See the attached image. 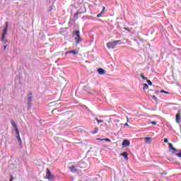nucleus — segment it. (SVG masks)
Listing matches in <instances>:
<instances>
[{"label":"nucleus","instance_id":"2eb2a0df","mask_svg":"<svg viewBox=\"0 0 181 181\" xmlns=\"http://www.w3.org/2000/svg\"><path fill=\"white\" fill-rule=\"evenodd\" d=\"M120 155L121 156H123L124 159L128 160V153H127V151L122 153Z\"/></svg>","mask_w":181,"mask_h":181},{"label":"nucleus","instance_id":"a211bd4d","mask_svg":"<svg viewBox=\"0 0 181 181\" xmlns=\"http://www.w3.org/2000/svg\"><path fill=\"white\" fill-rule=\"evenodd\" d=\"M98 141H105L106 142H111V139H98Z\"/></svg>","mask_w":181,"mask_h":181},{"label":"nucleus","instance_id":"4468645a","mask_svg":"<svg viewBox=\"0 0 181 181\" xmlns=\"http://www.w3.org/2000/svg\"><path fill=\"white\" fill-rule=\"evenodd\" d=\"M175 120H176V122H177V124H179L181 121V118H180V114H177L175 115Z\"/></svg>","mask_w":181,"mask_h":181},{"label":"nucleus","instance_id":"a878e982","mask_svg":"<svg viewBox=\"0 0 181 181\" xmlns=\"http://www.w3.org/2000/svg\"><path fill=\"white\" fill-rule=\"evenodd\" d=\"M175 156H177L178 158H181V152L179 153H176V154H175Z\"/></svg>","mask_w":181,"mask_h":181},{"label":"nucleus","instance_id":"7c9ffc66","mask_svg":"<svg viewBox=\"0 0 181 181\" xmlns=\"http://www.w3.org/2000/svg\"><path fill=\"white\" fill-rule=\"evenodd\" d=\"M102 15L100 13L97 15V18H101Z\"/></svg>","mask_w":181,"mask_h":181},{"label":"nucleus","instance_id":"39448f33","mask_svg":"<svg viewBox=\"0 0 181 181\" xmlns=\"http://www.w3.org/2000/svg\"><path fill=\"white\" fill-rule=\"evenodd\" d=\"M60 112H63V110L60 108H55L52 110V114L53 115H60Z\"/></svg>","mask_w":181,"mask_h":181},{"label":"nucleus","instance_id":"bb28decb","mask_svg":"<svg viewBox=\"0 0 181 181\" xmlns=\"http://www.w3.org/2000/svg\"><path fill=\"white\" fill-rule=\"evenodd\" d=\"M147 83H148V86H152V81L147 80Z\"/></svg>","mask_w":181,"mask_h":181},{"label":"nucleus","instance_id":"f257e3e1","mask_svg":"<svg viewBox=\"0 0 181 181\" xmlns=\"http://www.w3.org/2000/svg\"><path fill=\"white\" fill-rule=\"evenodd\" d=\"M62 119L64 122H70L73 119V112L68 111L61 115Z\"/></svg>","mask_w":181,"mask_h":181},{"label":"nucleus","instance_id":"f704fd0d","mask_svg":"<svg viewBox=\"0 0 181 181\" xmlns=\"http://www.w3.org/2000/svg\"><path fill=\"white\" fill-rule=\"evenodd\" d=\"M124 127H129V124H128V123H126V124H124Z\"/></svg>","mask_w":181,"mask_h":181},{"label":"nucleus","instance_id":"20e7f679","mask_svg":"<svg viewBox=\"0 0 181 181\" xmlns=\"http://www.w3.org/2000/svg\"><path fill=\"white\" fill-rule=\"evenodd\" d=\"M45 179H47L48 180H54V175H52V173L49 168H47Z\"/></svg>","mask_w":181,"mask_h":181},{"label":"nucleus","instance_id":"cd10ccee","mask_svg":"<svg viewBox=\"0 0 181 181\" xmlns=\"http://www.w3.org/2000/svg\"><path fill=\"white\" fill-rule=\"evenodd\" d=\"M164 142L165 144H168L169 142V140L167 138H165L164 139Z\"/></svg>","mask_w":181,"mask_h":181},{"label":"nucleus","instance_id":"b1692460","mask_svg":"<svg viewBox=\"0 0 181 181\" xmlns=\"http://www.w3.org/2000/svg\"><path fill=\"white\" fill-rule=\"evenodd\" d=\"M141 77L143 80H146V77H145L142 74H141Z\"/></svg>","mask_w":181,"mask_h":181},{"label":"nucleus","instance_id":"5701e85b","mask_svg":"<svg viewBox=\"0 0 181 181\" xmlns=\"http://www.w3.org/2000/svg\"><path fill=\"white\" fill-rule=\"evenodd\" d=\"M104 12H105V6L103 7L102 11L100 13L101 15H103Z\"/></svg>","mask_w":181,"mask_h":181},{"label":"nucleus","instance_id":"e433bc0d","mask_svg":"<svg viewBox=\"0 0 181 181\" xmlns=\"http://www.w3.org/2000/svg\"><path fill=\"white\" fill-rule=\"evenodd\" d=\"M124 47H127V46H124Z\"/></svg>","mask_w":181,"mask_h":181},{"label":"nucleus","instance_id":"9d476101","mask_svg":"<svg viewBox=\"0 0 181 181\" xmlns=\"http://www.w3.org/2000/svg\"><path fill=\"white\" fill-rule=\"evenodd\" d=\"M7 32H8V28H4L3 31L2 37H1V42H4V40H5V36H6Z\"/></svg>","mask_w":181,"mask_h":181},{"label":"nucleus","instance_id":"ddd939ff","mask_svg":"<svg viewBox=\"0 0 181 181\" xmlns=\"http://www.w3.org/2000/svg\"><path fill=\"white\" fill-rule=\"evenodd\" d=\"M78 54V52H77V50L75 49V50H71L66 52V54Z\"/></svg>","mask_w":181,"mask_h":181},{"label":"nucleus","instance_id":"f8f14e48","mask_svg":"<svg viewBox=\"0 0 181 181\" xmlns=\"http://www.w3.org/2000/svg\"><path fill=\"white\" fill-rule=\"evenodd\" d=\"M17 141L20 145V146H22V139H21V135L20 134H17Z\"/></svg>","mask_w":181,"mask_h":181},{"label":"nucleus","instance_id":"c85d7f7f","mask_svg":"<svg viewBox=\"0 0 181 181\" xmlns=\"http://www.w3.org/2000/svg\"><path fill=\"white\" fill-rule=\"evenodd\" d=\"M160 93H164L165 94H169V92H167L165 90H160Z\"/></svg>","mask_w":181,"mask_h":181},{"label":"nucleus","instance_id":"1a4fd4ad","mask_svg":"<svg viewBox=\"0 0 181 181\" xmlns=\"http://www.w3.org/2000/svg\"><path fill=\"white\" fill-rule=\"evenodd\" d=\"M168 148H170V149L173 151V153H175V152H177V149L173 147V144H172V143L168 144Z\"/></svg>","mask_w":181,"mask_h":181},{"label":"nucleus","instance_id":"2f4dec72","mask_svg":"<svg viewBox=\"0 0 181 181\" xmlns=\"http://www.w3.org/2000/svg\"><path fill=\"white\" fill-rule=\"evenodd\" d=\"M8 47V45L4 47V50H6V48Z\"/></svg>","mask_w":181,"mask_h":181},{"label":"nucleus","instance_id":"9b49d317","mask_svg":"<svg viewBox=\"0 0 181 181\" xmlns=\"http://www.w3.org/2000/svg\"><path fill=\"white\" fill-rule=\"evenodd\" d=\"M98 74H100V75L105 74V70H104V69H102V68H99V69H98Z\"/></svg>","mask_w":181,"mask_h":181},{"label":"nucleus","instance_id":"6ab92c4d","mask_svg":"<svg viewBox=\"0 0 181 181\" xmlns=\"http://www.w3.org/2000/svg\"><path fill=\"white\" fill-rule=\"evenodd\" d=\"M148 88H149V86H148L146 83H144L143 90H148Z\"/></svg>","mask_w":181,"mask_h":181},{"label":"nucleus","instance_id":"dca6fc26","mask_svg":"<svg viewBox=\"0 0 181 181\" xmlns=\"http://www.w3.org/2000/svg\"><path fill=\"white\" fill-rule=\"evenodd\" d=\"M146 144H151L152 142V138L146 137L145 139Z\"/></svg>","mask_w":181,"mask_h":181},{"label":"nucleus","instance_id":"c9c22d12","mask_svg":"<svg viewBox=\"0 0 181 181\" xmlns=\"http://www.w3.org/2000/svg\"><path fill=\"white\" fill-rule=\"evenodd\" d=\"M12 180H13V176L11 177L10 181H12Z\"/></svg>","mask_w":181,"mask_h":181},{"label":"nucleus","instance_id":"423d86ee","mask_svg":"<svg viewBox=\"0 0 181 181\" xmlns=\"http://www.w3.org/2000/svg\"><path fill=\"white\" fill-rule=\"evenodd\" d=\"M129 145H131V142L129 141V140H127V139H124L123 140V142L122 143V146H129Z\"/></svg>","mask_w":181,"mask_h":181},{"label":"nucleus","instance_id":"412c9836","mask_svg":"<svg viewBox=\"0 0 181 181\" xmlns=\"http://www.w3.org/2000/svg\"><path fill=\"white\" fill-rule=\"evenodd\" d=\"M8 28H9V23L8 21H6L5 23V28L6 29H8Z\"/></svg>","mask_w":181,"mask_h":181},{"label":"nucleus","instance_id":"f03ea898","mask_svg":"<svg viewBox=\"0 0 181 181\" xmlns=\"http://www.w3.org/2000/svg\"><path fill=\"white\" fill-rule=\"evenodd\" d=\"M121 40H117V41H113V42H110L107 43V49H115V46L119 43Z\"/></svg>","mask_w":181,"mask_h":181},{"label":"nucleus","instance_id":"72a5a7b5","mask_svg":"<svg viewBox=\"0 0 181 181\" xmlns=\"http://www.w3.org/2000/svg\"><path fill=\"white\" fill-rule=\"evenodd\" d=\"M78 12H76L75 14H74V16H78Z\"/></svg>","mask_w":181,"mask_h":181},{"label":"nucleus","instance_id":"473e14b6","mask_svg":"<svg viewBox=\"0 0 181 181\" xmlns=\"http://www.w3.org/2000/svg\"><path fill=\"white\" fill-rule=\"evenodd\" d=\"M98 132V128H96V131L93 132V134H97Z\"/></svg>","mask_w":181,"mask_h":181},{"label":"nucleus","instance_id":"c756f323","mask_svg":"<svg viewBox=\"0 0 181 181\" xmlns=\"http://www.w3.org/2000/svg\"><path fill=\"white\" fill-rule=\"evenodd\" d=\"M151 97H152L153 100H158V98L155 95H153Z\"/></svg>","mask_w":181,"mask_h":181},{"label":"nucleus","instance_id":"0eeeda50","mask_svg":"<svg viewBox=\"0 0 181 181\" xmlns=\"http://www.w3.org/2000/svg\"><path fill=\"white\" fill-rule=\"evenodd\" d=\"M69 169L72 173H77V172H78V170H77V167L74 165H71L69 167Z\"/></svg>","mask_w":181,"mask_h":181},{"label":"nucleus","instance_id":"393cba45","mask_svg":"<svg viewBox=\"0 0 181 181\" xmlns=\"http://www.w3.org/2000/svg\"><path fill=\"white\" fill-rule=\"evenodd\" d=\"M149 124H151L152 125H156L157 124V122L153 121V122H150Z\"/></svg>","mask_w":181,"mask_h":181},{"label":"nucleus","instance_id":"6e6552de","mask_svg":"<svg viewBox=\"0 0 181 181\" xmlns=\"http://www.w3.org/2000/svg\"><path fill=\"white\" fill-rule=\"evenodd\" d=\"M28 95H30L29 97H28V107H30V105H32V100H33V97H32L33 95V93H30L29 94H28Z\"/></svg>","mask_w":181,"mask_h":181},{"label":"nucleus","instance_id":"4be33fe9","mask_svg":"<svg viewBox=\"0 0 181 181\" xmlns=\"http://www.w3.org/2000/svg\"><path fill=\"white\" fill-rule=\"evenodd\" d=\"M14 130L16 132V135H19V129H18V127L14 128Z\"/></svg>","mask_w":181,"mask_h":181},{"label":"nucleus","instance_id":"7ed1b4c3","mask_svg":"<svg viewBox=\"0 0 181 181\" xmlns=\"http://www.w3.org/2000/svg\"><path fill=\"white\" fill-rule=\"evenodd\" d=\"M73 35H76V36L75 37L76 45L80 44L81 42V37L80 36V31L79 30L74 31Z\"/></svg>","mask_w":181,"mask_h":181},{"label":"nucleus","instance_id":"f3484780","mask_svg":"<svg viewBox=\"0 0 181 181\" xmlns=\"http://www.w3.org/2000/svg\"><path fill=\"white\" fill-rule=\"evenodd\" d=\"M11 125L13 128H17L18 127V125L16 124V122H15V121L11 120Z\"/></svg>","mask_w":181,"mask_h":181},{"label":"nucleus","instance_id":"aec40b11","mask_svg":"<svg viewBox=\"0 0 181 181\" xmlns=\"http://www.w3.org/2000/svg\"><path fill=\"white\" fill-rule=\"evenodd\" d=\"M95 119H96L98 124H100V123H101V122H104V120H103V119H100H100H98V117H96Z\"/></svg>","mask_w":181,"mask_h":181}]
</instances>
